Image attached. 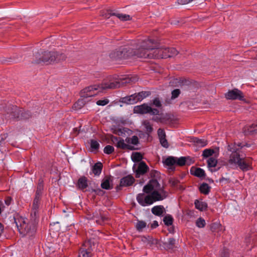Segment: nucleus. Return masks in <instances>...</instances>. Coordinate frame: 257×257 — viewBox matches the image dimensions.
<instances>
[{"label":"nucleus","instance_id":"obj_1","mask_svg":"<svg viewBox=\"0 0 257 257\" xmlns=\"http://www.w3.org/2000/svg\"><path fill=\"white\" fill-rule=\"evenodd\" d=\"M130 80L125 79L122 80H115L112 82H103L99 85H94L87 87L80 92V96L83 98L79 99L75 102L73 108L76 110L81 109L85 105L86 101L85 98L96 95L99 92H103L106 89H115L122 86L123 84L128 83Z\"/></svg>","mask_w":257,"mask_h":257},{"label":"nucleus","instance_id":"obj_2","mask_svg":"<svg viewBox=\"0 0 257 257\" xmlns=\"http://www.w3.org/2000/svg\"><path fill=\"white\" fill-rule=\"evenodd\" d=\"M247 144L241 143L231 144L227 146V150L231 152L229 159L226 164L228 167L237 166L243 171H247L251 169L252 160L249 158L241 157V150L244 147H249Z\"/></svg>","mask_w":257,"mask_h":257},{"label":"nucleus","instance_id":"obj_3","mask_svg":"<svg viewBox=\"0 0 257 257\" xmlns=\"http://www.w3.org/2000/svg\"><path fill=\"white\" fill-rule=\"evenodd\" d=\"M150 43L146 40L136 44V48L127 46L121 47L110 54V57L114 60L125 59L133 56L138 58H147V44Z\"/></svg>","mask_w":257,"mask_h":257},{"label":"nucleus","instance_id":"obj_4","mask_svg":"<svg viewBox=\"0 0 257 257\" xmlns=\"http://www.w3.org/2000/svg\"><path fill=\"white\" fill-rule=\"evenodd\" d=\"M146 41L150 43L147 44V58L160 59L172 57L177 55L178 51L174 48H160L158 43L155 40L148 39Z\"/></svg>","mask_w":257,"mask_h":257},{"label":"nucleus","instance_id":"obj_5","mask_svg":"<svg viewBox=\"0 0 257 257\" xmlns=\"http://www.w3.org/2000/svg\"><path fill=\"white\" fill-rule=\"evenodd\" d=\"M167 196V192L164 190V193L160 190H154L151 194L145 195L144 193H140L137 196L138 202L142 206L151 205L154 202L161 201Z\"/></svg>","mask_w":257,"mask_h":257},{"label":"nucleus","instance_id":"obj_6","mask_svg":"<svg viewBox=\"0 0 257 257\" xmlns=\"http://www.w3.org/2000/svg\"><path fill=\"white\" fill-rule=\"evenodd\" d=\"M35 63L41 62L51 63L54 62H59L65 60V56L64 54L59 53L56 52L44 51L40 50L35 55Z\"/></svg>","mask_w":257,"mask_h":257},{"label":"nucleus","instance_id":"obj_7","mask_svg":"<svg viewBox=\"0 0 257 257\" xmlns=\"http://www.w3.org/2000/svg\"><path fill=\"white\" fill-rule=\"evenodd\" d=\"M15 223L19 232L23 236H33L36 230V224L34 222H29L27 218L22 217L15 218Z\"/></svg>","mask_w":257,"mask_h":257},{"label":"nucleus","instance_id":"obj_8","mask_svg":"<svg viewBox=\"0 0 257 257\" xmlns=\"http://www.w3.org/2000/svg\"><path fill=\"white\" fill-rule=\"evenodd\" d=\"M150 94L149 91H142L138 93H135L130 96L122 97L120 102L128 104H132L138 101L142 100Z\"/></svg>","mask_w":257,"mask_h":257},{"label":"nucleus","instance_id":"obj_9","mask_svg":"<svg viewBox=\"0 0 257 257\" xmlns=\"http://www.w3.org/2000/svg\"><path fill=\"white\" fill-rule=\"evenodd\" d=\"M163 163L165 165L167 166L170 170L174 171L175 169V165L179 166H183L186 165V160L185 157L177 158L176 157L169 156L163 161Z\"/></svg>","mask_w":257,"mask_h":257},{"label":"nucleus","instance_id":"obj_10","mask_svg":"<svg viewBox=\"0 0 257 257\" xmlns=\"http://www.w3.org/2000/svg\"><path fill=\"white\" fill-rule=\"evenodd\" d=\"M95 244L94 239L85 241L80 249L79 257H91L92 246Z\"/></svg>","mask_w":257,"mask_h":257},{"label":"nucleus","instance_id":"obj_11","mask_svg":"<svg viewBox=\"0 0 257 257\" xmlns=\"http://www.w3.org/2000/svg\"><path fill=\"white\" fill-rule=\"evenodd\" d=\"M134 111L135 113L140 114L149 113L152 115H158L159 111L156 108H152L146 103L135 106Z\"/></svg>","mask_w":257,"mask_h":257},{"label":"nucleus","instance_id":"obj_12","mask_svg":"<svg viewBox=\"0 0 257 257\" xmlns=\"http://www.w3.org/2000/svg\"><path fill=\"white\" fill-rule=\"evenodd\" d=\"M227 99L244 100V95L242 91L237 88L229 90L225 94Z\"/></svg>","mask_w":257,"mask_h":257},{"label":"nucleus","instance_id":"obj_13","mask_svg":"<svg viewBox=\"0 0 257 257\" xmlns=\"http://www.w3.org/2000/svg\"><path fill=\"white\" fill-rule=\"evenodd\" d=\"M7 114H9L10 118L21 119L22 108H20L17 106L13 105L9 107L7 110Z\"/></svg>","mask_w":257,"mask_h":257},{"label":"nucleus","instance_id":"obj_14","mask_svg":"<svg viewBox=\"0 0 257 257\" xmlns=\"http://www.w3.org/2000/svg\"><path fill=\"white\" fill-rule=\"evenodd\" d=\"M157 133L161 145L165 148H168L169 144L166 139V133L164 130L160 128L158 129Z\"/></svg>","mask_w":257,"mask_h":257},{"label":"nucleus","instance_id":"obj_15","mask_svg":"<svg viewBox=\"0 0 257 257\" xmlns=\"http://www.w3.org/2000/svg\"><path fill=\"white\" fill-rule=\"evenodd\" d=\"M149 170V167L144 162H141L138 167V169L136 171V176L137 178L140 177V175H144Z\"/></svg>","mask_w":257,"mask_h":257},{"label":"nucleus","instance_id":"obj_16","mask_svg":"<svg viewBox=\"0 0 257 257\" xmlns=\"http://www.w3.org/2000/svg\"><path fill=\"white\" fill-rule=\"evenodd\" d=\"M135 181L134 178L131 175H127L125 177H123L120 180V187H126L129 186L134 183Z\"/></svg>","mask_w":257,"mask_h":257},{"label":"nucleus","instance_id":"obj_17","mask_svg":"<svg viewBox=\"0 0 257 257\" xmlns=\"http://www.w3.org/2000/svg\"><path fill=\"white\" fill-rule=\"evenodd\" d=\"M88 181L86 177L82 176L78 179L76 185L79 189L84 191L88 186Z\"/></svg>","mask_w":257,"mask_h":257},{"label":"nucleus","instance_id":"obj_18","mask_svg":"<svg viewBox=\"0 0 257 257\" xmlns=\"http://www.w3.org/2000/svg\"><path fill=\"white\" fill-rule=\"evenodd\" d=\"M243 132L245 135H253L257 133V124H252L244 127Z\"/></svg>","mask_w":257,"mask_h":257},{"label":"nucleus","instance_id":"obj_19","mask_svg":"<svg viewBox=\"0 0 257 257\" xmlns=\"http://www.w3.org/2000/svg\"><path fill=\"white\" fill-rule=\"evenodd\" d=\"M176 240L173 238H169L167 241L163 243L164 247L166 250H173L175 248Z\"/></svg>","mask_w":257,"mask_h":257},{"label":"nucleus","instance_id":"obj_20","mask_svg":"<svg viewBox=\"0 0 257 257\" xmlns=\"http://www.w3.org/2000/svg\"><path fill=\"white\" fill-rule=\"evenodd\" d=\"M192 175H193L197 177L202 178L205 176V173L203 169L200 168H195L192 167L190 170Z\"/></svg>","mask_w":257,"mask_h":257},{"label":"nucleus","instance_id":"obj_21","mask_svg":"<svg viewBox=\"0 0 257 257\" xmlns=\"http://www.w3.org/2000/svg\"><path fill=\"white\" fill-rule=\"evenodd\" d=\"M149 183L151 184L153 191L154 190H160V191H163V192L164 193L165 189L164 187L161 186L156 179H152L149 181Z\"/></svg>","mask_w":257,"mask_h":257},{"label":"nucleus","instance_id":"obj_22","mask_svg":"<svg viewBox=\"0 0 257 257\" xmlns=\"http://www.w3.org/2000/svg\"><path fill=\"white\" fill-rule=\"evenodd\" d=\"M195 208L201 211L207 210L208 207L207 203L205 202L200 201L199 200H195L194 202Z\"/></svg>","mask_w":257,"mask_h":257},{"label":"nucleus","instance_id":"obj_23","mask_svg":"<svg viewBox=\"0 0 257 257\" xmlns=\"http://www.w3.org/2000/svg\"><path fill=\"white\" fill-rule=\"evenodd\" d=\"M112 141L113 143H114L115 142H117L116 144L117 148L123 150L126 149V146H127L126 144L124 143V140L122 139H120V140H118V138L113 136L112 138Z\"/></svg>","mask_w":257,"mask_h":257},{"label":"nucleus","instance_id":"obj_24","mask_svg":"<svg viewBox=\"0 0 257 257\" xmlns=\"http://www.w3.org/2000/svg\"><path fill=\"white\" fill-rule=\"evenodd\" d=\"M110 178L108 177H105L102 180L101 183V187L105 190H110L112 189V185L110 184Z\"/></svg>","mask_w":257,"mask_h":257},{"label":"nucleus","instance_id":"obj_25","mask_svg":"<svg viewBox=\"0 0 257 257\" xmlns=\"http://www.w3.org/2000/svg\"><path fill=\"white\" fill-rule=\"evenodd\" d=\"M152 212L153 214L160 216L162 215L164 211V207L162 205H157L152 208Z\"/></svg>","mask_w":257,"mask_h":257},{"label":"nucleus","instance_id":"obj_26","mask_svg":"<svg viewBox=\"0 0 257 257\" xmlns=\"http://www.w3.org/2000/svg\"><path fill=\"white\" fill-rule=\"evenodd\" d=\"M102 164L100 162H97L94 164V165L92 167V172L96 176H99L102 171Z\"/></svg>","mask_w":257,"mask_h":257},{"label":"nucleus","instance_id":"obj_27","mask_svg":"<svg viewBox=\"0 0 257 257\" xmlns=\"http://www.w3.org/2000/svg\"><path fill=\"white\" fill-rule=\"evenodd\" d=\"M211 187L206 183H203L199 187V191L201 193L207 195L210 191Z\"/></svg>","mask_w":257,"mask_h":257},{"label":"nucleus","instance_id":"obj_28","mask_svg":"<svg viewBox=\"0 0 257 257\" xmlns=\"http://www.w3.org/2000/svg\"><path fill=\"white\" fill-rule=\"evenodd\" d=\"M146 226L147 223L145 221L139 220H137V222L135 225L136 229L139 232L142 231L143 229L145 228Z\"/></svg>","mask_w":257,"mask_h":257},{"label":"nucleus","instance_id":"obj_29","mask_svg":"<svg viewBox=\"0 0 257 257\" xmlns=\"http://www.w3.org/2000/svg\"><path fill=\"white\" fill-rule=\"evenodd\" d=\"M193 142L200 147H204L207 145V142L204 139H200L198 138H194Z\"/></svg>","mask_w":257,"mask_h":257},{"label":"nucleus","instance_id":"obj_30","mask_svg":"<svg viewBox=\"0 0 257 257\" xmlns=\"http://www.w3.org/2000/svg\"><path fill=\"white\" fill-rule=\"evenodd\" d=\"M215 151L212 149H206L203 150L202 156L204 158L212 157L211 156L214 154Z\"/></svg>","mask_w":257,"mask_h":257},{"label":"nucleus","instance_id":"obj_31","mask_svg":"<svg viewBox=\"0 0 257 257\" xmlns=\"http://www.w3.org/2000/svg\"><path fill=\"white\" fill-rule=\"evenodd\" d=\"M173 220L174 219L173 217L170 214H167L163 218L164 224L168 226H170L173 224Z\"/></svg>","mask_w":257,"mask_h":257},{"label":"nucleus","instance_id":"obj_32","mask_svg":"<svg viewBox=\"0 0 257 257\" xmlns=\"http://www.w3.org/2000/svg\"><path fill=\"white\" fill-rule=\"evenodd\" d=\"M44 189L43 181L42 180H39V183L37 187L36 195L42 196L43 190Z\"/></svg>","mask_w":257,"mask_h":257},{"label":"nucleus","instance_id":"obj_33","mask_svg":"<svg viewBox=\"0 0 257 257\" xmlns=\"http://www.w3.org/2000/svg\"><path fill=\"white\" fill-rule=\"evenodd\" d=\"M39 208H35L32 207V212L31 214V222H34L36 224V219L38 217V212Z\"/></svg>","mask_w":257,"mask_h":257},{"label":"nucleus","instance_id":"obj_34","mask_svg":"<svg viewBox=\"0 0 257 257\" xmlns=\"http://www.w3.org/2000/svg\"><path fill=\"white\" fill-rule=\"evenodd\" d=\"M143 158L142 154L139 152H135L132 154V159L134 162H139Z\"/></svg>","mask_w":257,"mask_h":257},{"label":"nucleus","instance_id":"obj_35","mask_svg":"<svg viewBox=\"0 0 257 257\" xmlns=\"http://www.w3.org/2000/svg\"><path fill=\"white\" fill-rule=\"evenodd\" d=\"M217 163V161L214 157H210L207 160V166L209 168L215 167Z\"/></svg>","mask_w":257,"mask_h":257},{"label":"nucleus","instance_id":"obj_36","mask_svg":"<svg viewBox=\"0 0 257 257\" xmlns=\"http://www.w3.org/2000/svg\"><path fill=\"white\" fill-rule=\"evenodd\" d=\"M112 15L116 16L118 18L122 21H126L130 20V16L128 15L113 13Z\"/></svg>","mask_w":257,"mask_h":257},{"label":"nucleus","instance_id":"obj_37","mask_svg":"<svg viewBox=\"0 0 257 257\" xmlns=\"http://www.w3.org/2000/svg\"><path fill=\"white\" fill-rule=\"evenodd\" d=\"M31 116V113L27 110V111H24L22 108V112H21V119H28L30 118Z\"/></svg>","mask_w":257,"mask_h":257},{"label":"nucleus","instance_id":"obj_38","mask_svg":"<svg viewBox=\"0 0 257 257\" xmlns=\"http://www.w3.org/2000/svg\"><path fill=\"white\" fill-rule=\"evenodd\" d=\"M143 125L146 129L148 133H151L153 131V127L150 122L147 120H145L143 122Z\"/></svg>","mask_w":257,"mask_h":257},{"label":"nucleus","instance_id":"obj_39","mask_svg":"<svg viewBox=\"0 0 257 257\" xmlns=\"http://www.w3.org/2000/svg\"><path fill=\"white\" fill-rule=\"evenodd\" d=\"M41 196L36 195L35 197L34 200L33 206L35 208H39L40 203V199H41Z\"/></svg>","mask_w":257,"mask_h":257},{"label":"nucleus","instance_id":"obj_40","mask_svg":"<svg viewBox=\"0 0 257 257\" xmlns=\"http://www.w3.org/2000/svg\"><path fill=\"white\" fill-rule=\"evenodd\" d=\"M114 148L110 145H107L105 147L103 150V152L104 153L106 154H111L112 152H114Z\"/></svg>","mask_w":257,"mask_h":257},{"label":"nucleus","instance_id":"obj_41","mask_svg":"<svg viewBox=\"0 0 257 257\" xmlns=\"http://www.w3.org/2000/svg\"><path fill=\"white\" fill-rule=\"evenodd\" d=\"M99 143L94 140H91L90 141V146L91 148L94 150H97L99 148Z\"/></svg>","mask_w":257,"mask_h":257},{"label":"nucleus","instance_id":"obj_42","mask_svg":"<svg viewBox=\"0 0 257 257\" xmlns=\"http://www.w3.org/2000/svg\"><path fill=\"white\" fill-rule=\"evenodd\" d=\"M196 224L198 227L202 228L205 226L206 223L204 219L199 218L197 220Z\"/></svg>","mask_w":257,"mask_h":257},{"label":"nucleus","instance_id":"obj_43","mask_svg":"<svg viewBox=\"0 0 257 257\" xmlns=\"http://www.w3.org/2000/svg\"><path fill=\"white\" fill-rule=\"evenodd\" d=\"M143 191L147 194L150 193L153 190L151 187V184L149 182L147 185H145L143 188Z\"/></svg>","mask_w":257,"mask_h":257},{"label":"nucleus","instance_id":"obj_44","mask_svg":"<svg viewBox=\"0 0 257 257\" xmlns=\"http://www.w3.org/2000/svg\"><path fill=\"white\" fill-rule=\"evenodd\" d=\"M180 94V91L179 89H174L172 91L171 98L172 99H175L178 97Z\"/></svg>","mask_w":257,"mask_h":257},{"label":"nucleus","instance_id":"obj_45","mask_svg":"<svg viewBox=\"0 0 257 257\" xmlns=\"http://www.w3.org/2000/svg\"><path fill=\"white\" fill-rule=\"evenodd\" d=\"M169 183L172 187H176L179 183V181L175 178H171L169 181Z\"/></svg>","mask_w":257,"mask_h":257},{"label":"nucleus","instance_id":"obj_46","mask_svg":"<svg viewBox=\"0 0 257 257\" xmlns=\"http://www.w3.org/2000/svg\"><path fill=\"white\" fill-rule=\"evenodd\" d=\"M109 103V100L107 99L104 100H99L96 102V104L98 105L104 106Z\"/></svg>","mask_w":257,"mask_h":257},{"label":"nucleus","instance_id":"obj_47","mask_svg":"<svg viewBox=\"0 0 257 257\" xmlns=\"http://www.w3.org/2000/svg\"><path fill=\"white\" fill-rule=\"evenodd\" d=\"M92 192H94L96 195H99V196H102L104 194V191L101 190L100 188H98L96 189H92Z\"/></svg>","mask_w":257,"mask_h":257},{"label":"nucleus","instance_id":"obj_48","mask_svg":"<svg viewBox=\"0 0 257 257\" xmlns=\"http://www.w3.org/2000/svg\"><path fill=\"white\" fill-rule=\"evenodd\" d=\"M219 182L220 183H222V185H223V184L225 185L226 184L230 183V180L229 178H226L222 177L219 179Z\"/></svg>","mask_w":257,"mask_h":257},{"label":"nucleus","instance_id":"obj_49","mask_svg":"<svg viewBox=\"0 0 257 257\" xmlns=\"http://www.w3.org/2000/svg\"><path fill=\"white\" fill-rule=\"evenodd\" d=\"M139 143V139L136 136H134L131 139V143L136 145Z\"/></svg>","mask_w":257,"mask_h":257},{"label":"nucleus","instance_id":"obj_50","mask_svg":"<svg viewBox=\"0 0 257 257\" xmlns=\"http://www.w3.org/2000/svg\"><path fill=\"white\" fill-rule=\"evenodd\" d=\"M153 104L158 107H160L162 106L161 101H160L159 99L158 98H156L154 99Z\"/></svg>","mask_w":257,"mask_h":257},{"label":"nucleus","instance_id":"obj_51","mask_svg":"<svg viewBox=\"0 0 257 257\" xmlns=\"http://www.w3.org/2000/svg\"><path fill=\"white\" fill-rule=\"evenodd\" d=\"M94 217H95V216L94 215L93 216ZM96 218V221L98 223H99V224H101V222H104L105 220H107V218L105 217V216L102 215H100V219H101V220H100L99 219H97V217H95Z\"/></svg>","mask_w":257,"mask_h":257},{"label":"nucleus","instance_id":"obj_52","mask_svg":"<svg viewBox=\"0 0 257 257\" xmlns=\"http://www.w3.org/2000/svg\"><path fill=\"white\" fill-rule=\"evenodd\" d=\"M185 159L186 160V164L187 165H190L194 163V160L193 159L191 158V157L187 156L185 157Z\"/></svg>","mask_w":257,"mask_h":257},{"label":"nucleus","instance_id":"obj_53","mask_svg":"<svg viewBox=\"0 0 257 257\" xmlns=\"http://www.w3.org/2000/svg\"><path fill=\"white\" fill-rule=\"evenodd\" d=\"M219 224L217 223H213L211 226V229L212 231H214L215 230L219 227Z\"/></svg>","mask_w":257,"mask_h":257},{"label":"nucleus","instance_id":"obj_54","mask_svg":"<svg viewBox=\"0 0 257 257\" xmlns=\"http://www.w3.org/2000/svg\"><path fill=\"white\" fill-rule=\"evenodd\" d=\"M190 2V0H178V4L180 5H185Z\"/></svg>","mask_w":257,"mask_h":257},{"label":"nucleus","instance_id":"obj_55","mask_svg":"<svg viewBox=\"0 0 257 257\" xmlns=\"http://www.w3.org/2000/svg\"><path fill=\"white\" fill-rule=\"evenodd\" d=\"M159 226V224L157 221L155 220L151 224V228L152 229L155 228Z\"/></svg>","mask_w":257,"mask_h":257},{"label":"nucleus","instance_id":"obj_56","mask_svg":"<svg viewBox=\"0 0 257 257\" xmlns=\"http://www.w3.org/2000/svg\"><path fill=\"white\" fill-rule=\"evenodd\" d=\"M5 201L6 205H10L12 201V198L11 197H7Z\"/></svg>","mask_w":257,"mask_h":257},{"label":"nucleus","instance_id":"obj_57","mask_svg":"<svg viewBox=\"0 0 257 257\" xmlns=\"http://www.w3.org/2000/svg\"><path fill=\"white\" fill-rule=\"evenodd\" d=\"M220 257H229V253L227 251H223L221 254Z\"/></svg>","mask_w":257,"mask_h":257},{"label":"nucleus","instance_id":"obj_58","mask_svg":"<svg viewBox=\"0 0 257 257\" xmlns=\"http://www.w3.org/2000/svg\"><path fill=\"white\" fill-rule=\"evenodd\" d=\"M159 175V172L158 171H153L151 173V176H157Z\"/></svg>","mask_w":257,"mask_h":257},{"label":"nucleus","instance_id":"obj_59","mask_svg":"<svg viewBox=\"0 0 257 257\" xmlns=\"http://www.w3.org/2000/svg\"><path fill=\"white\" fill-rule=\"evenodd\" d=\"M126 149L130 150H135V147L133 146H132L131 145H129L128 144H126Z\"/></svg>","mask_w":257,"mask_h":257},{"label":"nucleus","instance_id":"obj_60","mask_svg":"<svg viewBox=\"0 0 257 257\" xmlns=\"http://www.w3.org/2000/svg\"><path fill=\"white\" fill-rule=\"evenodd\" d=\"M181 84H182V85L185 84L188 85L189 84V81L186 80H182Z\"/></svg>","mask_w":257,"mask_h":257},{"label":"nucleus","instance_id":"obj_61","mask_svg":"<svg viewBox=\"0 0 257 257\" xmlns=\"http://www.w3.org/2000/svg\"><path fill=\"white\" fill-rule=\"evenodd\" d=\"M4 231V226L0 222V235L2 234V233Z\"/></svg>","mask_w":257,"mask_h":257},{"label":"nucleus","instance_id":"obj_62","mask_svg":"<svg viewBox=\"0 0 257 257\" xmlns=\"http://www.w3.org/2000/svg\"><path fill=\"white\" fill-rule=\"evenodd\" d=\"M131 138H127L125 139V141H126L127 143H131Z\"/></svg>","mask_w":257,"mask_h":257},{"label":"nucleus","instance_id":"obj_63","mask_svg":"<svg viewBox=\"0 0 257 257\" xmlns=\"http://www.w3.org/2000/svg\"><path fill=\"white\" fill-rule=\"evenodd\" d=\"M193 0H190V2H192Z\"/></svg>","mask_w":257,"mask_h":257}]
</instances>
